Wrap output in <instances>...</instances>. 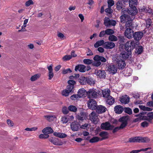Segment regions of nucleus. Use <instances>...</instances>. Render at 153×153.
I'll use <instances>...</instances> for the list:
<instances>
[{"instance_id": "36", "label": "nucleus", "mask_w": 153, "mask_h": 153, "mask_svg": "<svg viewBox=\"0 0 153 153\" xmlns=\"http://www.w3.org/2000/svg\"><path fill=\"white\" fill-rule=\"evenodd\" d=\"M137 0H129V7H134V5H137Z\"/></svg>"}, {"instance_id": "4", "label": "nucleus", "mask_w": 153, "mask_h": 153, "mask_svg": "<svg viewBox=\"0 0 153 153\" xmlns=\"http://www.w3.org/2000/svg\"><path fill=\"white\" fill-rule=\"evenodd\" d=\"M100 92L94 89H90L87 92V95L89 98H97L99 95Z\"/></svg>"}, {"instance_id": "51", "label": "nucleus", "mask_w": 153, "mask_h": 153, "mask_svg": "<svg viewBox=\"0 0 153 153\" xmlns=\"http://www.w3.org/2000/svg\"><path fill=\"white\" fill-rule=\"evenodd\" d=\"M100 136L103 138V139H105L107 135V133L105 131H102L99 134Z\"/></svg>"}, {"instance_id": "35", "label": "nucleus", "mask_w": 153, "mask_h": 153, "mask_svg": "<svg viewBox=\"0 0 153 153\" xmlns=\"http://www.w3.org/2000/svg\"><path fill=\"white\" fill-rule=\"evenodd\" d=\"M122 1H117L116 4V7L118 10H120L123 7L124 5Z\"/></svg>"}, {"instance_id": "22", "label": "nucleus", "mask_w": 153, "mask_h": 153, "mask_svg": "<svg viewBox=\"0 0 153 153\" xmlns=\"http://www.w3.org/2000/svg\"><path fill=\"white\" fill-rule=\"evenodd\" d=\"M120 22L122 23H125L128 20L130 19V18L129 16L127 14H123L120 17Z\"/></svg>"}, {"instance_id": "59", "label": "nucleus", "mask_w": 153, "mask_h": 153, "mask_svg": "<svg viewBox=\"0 0 153 153\" xmlns=\"http://www.w3.org/2000/svg\"><path fill=\"white\" fill-rule=\"evenodd\" d=\"M78 98H79L78 94H74L72 95L71 97V99L73 100H76Z\"/></svg>"}, {"instance_id": "13", "label": "nucleus", "mask_w": 153, "mask_h": 153, "mask_svg": "<svg viewBox=\"0 0 153 153\" xmlns=\"http://www.w3.org/2000/svg\"><path fill=\"white\" fill-rule=\"evenodd\" d=\"M115 47V44L114 43L111 42H105L103 47L107 49H112Z\"/></svg>"}, {"instance_id": "24", "label": "nucleus", "mask_w": 153, "mask_h": 153, "mask_svg": "<svg viewBox=\"0 0 153 153\" xmlns=\"http://www.w3.org/2000/svg\"><path fill=\"white\" fill-rule=\"evenodd\" d=\"M115 102L114 99L111 96L106 98V102L110 105H113Z\"/></svg>"}, {"instance_id": "16", "label": "nucleus", "mask_w": 153, "mask_h": 153, "mask_svg": "<svg viewBox=\"0 0 153 153\" xmlns=\"http://www.w3.org/2000/svg\"><path fill=\"white\" fill-rule=\"evenodd\" d=\"M96 111L98 114H101L105 112L106 110V108L102 105L97 106L96 108Z\"/></svg>"}, {"instance_id": "9", "label": "nucleus", "mask_w": 153, "mask_h": 153, "mask_svg": "<svg viewBox=\"0 0 153 153\" xmlns=\"http://www.w3.org/2000/svg\"><path fill=\"white\" fill-rule=\"evenodd\" d=\"M95 73L96 76L100 79H105L106 75L105 71L103 70H96Z\"/></svg>"}, {"instance_id": "37", "label": "nucleus", "mask_w": 153, "mask_h": 153, "mask_svg": "<svg viewBox=\"0 0 153 153\" xmlns=\"http://www.w3.org/2000/svg\"><path fill=\"white\" fill-rule=\"evenodd\" d=\"M68 110L74 112H76L77 111V108L75 106L70 105L68 107Z\"/></svg>"}, {"instance_id": "61", "label": "nucleus", "mask_w": 153, "mask_h": 153, "mask_svg": "<svg viewBox=\"0 0 153 153\" xmlns=\"http://www.w3.org/2000/svg\"><path fill=\"white\" fill-rule=\"evenodd\" d=\"M93 65L96 67L99 66L101 64V62L99 61H96V62L92 63Z\"/></svg>"}, {"instance_id": "60", "label": "nucleus", "mask_w": 153, "mask_h": 153, "mask_svg": "<svg viewBox=\"0 0 153 153\" xmlns=\"http://www.w3.org/2000/svg\"><path fill=\"white\" fill-rule=\"evenodd\" d=\"M119 39V43H123L124 42L125 39L124 37L123 36H118Z\"/></svg>"}, {"instance_id": "54", "label": "nucleus", "mask_w": 153, "mask_h": 153, "mask_svg": "<svg viewBox=\"0 0 153 153\" xmlns=\"http://www.w3.org/2000/svg\"><path fill=\"white\" fill-rule=\"evenodd\" d=\"M34 3L32 0H29L25 3V5L26 7H28L31 4H33Z\"/></svg>"}, {"instance_id": "64", "label": "nucleus", "mask_w": 153, "mask_h": 153, "mask_svg": "<svg viewBox=\"0 0 153 153\" xmlns=\"http://www.w3.org/2000/svg\"><path fill=\"white\" fill-rule=\"evenodd\" d=\"M149 125L148 123L146 121H144L141 123V126L143 127H146Z\"/></svg>"}, {"instance_id": "52", "label": "nucleus", "mask_w": 153, "mask_h": 153, "mask_svg": "<svg viewBox=\"0 0 153 153\" xmlns=\"http://www.w3.org/2000/svg\"><path fill=\"white\" fill-rule=\"evenodd\" d=\"M72 58V56L70 55H66L62 58V59L64 61H67L70 60Z\"/></svg>"}, {"instance_id": "1", "label": "nucleus", "mask_w": 153, "mask_h": 153, "mask_svg": "<svg viewBox=\"0 0 153 153\" xmlns=\"http://www.w3.org/2000/svg\"><path fill=\"white\" fill-rule=\"evenodd\" d=\"M68 85L66 88L62 92V95L65 96H68L69 94L72 91L74 88V85L76 84V82L73 80H69L68 81Z\"/></svg>"}, {"instance_id": "20", "label": "nucleus", "mask_w": 153, "mask_h": 153, "mask_svg": "<svg viewBox=\"0 0 153 153\" xmlns=\"http://www.w3.org/2000/svg\"><path fill=\"white\" fill-rule=\"evenodd\" d=\"M49 140L53 144L57 146H61L63 144V143L62 142H59L57 138H51L49 139Z\"/></svg>"}, {"instance_id": "56", "label": "nucleus", "mask_w": 153, "mask_h": 153, "mask_svg": "<svg viewBox=\"0 0 153 153\" xmlns=\"http://www.w3.org/2000/svg\"><path fill=\"white\" fill-rule=\"evenodd\" d=\"M105 11L106 13L111 14L112 13L113 10L111 9V7H108L105 10Z\"/></svg>"}, {"instance_id": "15", "label": "nucleus", "mask_w": 153, "mask_h": 153, "mask_svg": "<svg viewBox=\"0 0 153 153\" xmlns=\"http://www.w3.org/2000/svg\"><path fill=\"white\" fill-rule=\"evenodd\" d=\"M117 67L114 65H111L108 66V71L109 73L113 74H116L117 72Z\"/></svg>"}, {"instance_id": "32", "label": "nucleus", "mask_w": 153, "mask_h": 153, "mask_svg": "<svg viewBox=\"0 0 153 153\" xmlns=\"http://www.w3.org/2000/svg\"><path fill=\"white\" fill-rule=\"evenodd\" d=\"M141 12H144L146 13H148L151 15H152L153 11L152 9L149 8V7L146 8L145 7H143L141 9Z\"/></svg>"}, {"instance_id": "43", "label": "nucleus", "mask_w": 153, "mask_h": 153, "mask_svg": "<svg viewBox=\"0 0 153 153\" xmlns=\"http://www.w3.org/2000/svg\"><path fill=\"white\" fill-rule=\"evenodd\" d=\"M106 32V34L107 35H110L113 34L114 33V31L111 29H107L105 30Z\"/></svg>"}, {"instance_id": "40", "label": "nucleus", "mask_w": 153, "mask_h": 153, "mask_svg": "<svg viewBox=\"0 0 153 153\" xmlns=\"http://www.w3.org/2000/svg\"><path fill=\"white\" fill-rule=\"evenodd\" d=\"M108 39L111 41H116L117 40V38L114 35H111L108 37Z\"/></svg>"}, {"instance_id": "27", "label": "nucleus", "mask_w": 153, "mask_h": 153, "mask_svg": "<svg viewBox=\"0 0 153 153\" xmlns=\"http://www.w3.org/2000/svg\"><path fill=\"white\" fill-rule=\"evenodd\" d=\"M89 117L90 120L93 122H95L96 121L97 119V118L96 112L94 111L91 112L89 115Z\"/></svg>"}, {"instance_id": "62", "label": "nucleus", "mask_w": 153, "mask_h": 153, "mask_svg": "<svg viewBox=\"0 0 153 153\" xmlns=\"http://www.w3.org/2000/svg\"><path fill=\"white\" fill-rule=\"evenodd\" d=\"M72 71L70 68H67L66 69H64L62 71V73L63 74H66L68 73H70Z\"/></svg>"}, {"instance_id": "7", "label": "nucleus", "mask_w": 153, "mask_h": 153, "mask_svg": "<svg viewBox=\"0 0 153 153\" xmlns=\"http://www.w3.org/2000/svg\"><path fill=\"white\" fill-rule=\"evenodd\" d=\"M125 11L128 14L132 16H134L136 15L138 12L137 9L135 6L130 7L129 9H126Z\"/></svg>"}, {"instance_id": "33", "label": "nucleus", "mask_w": 153, "mask_h": 153, "mask_svg": "<svg viewBox=\"0 0 153 153\" xmlns=\"http://www.w3.org/2000/svg\"><path fill=\"white\" fill-rule=\"evenodd\" d=\"M53 135L56 137L60 138H63L67 137L66 134L64 133L55 132L53 133Z\"/></svg>"}, {"instance_id": "12", "label": "nucleus", "mask_w": 153, "mask_h": 153, "mask_svg": "<svg viewBox=\"0 0 153 153\" xmlns=\"http://www.w3.org/2000/svg\"><path fill=\"white\" fill-rule=\"evenodd\" d=\"M101 127L102 129L106 130H111L113 128V127L108 122L102 123Z\"/></svg>"}, {"instance_id": "14", "label": "nucleus", "mask_w": 153, "mask_h": 153, "mask_svg": "<svg viewBox=\"0 0 153 153\" xmlns=\"http://www.w3.org/2000/svg\"><path fill=\"white\" fill-rule=\"evenodd\" d=\"M143 36V33L138 31L134 33L133 37L135 41H139Z\"/></svg>"}, {"instance_id": "19", "label": "nucleus", "mask_w": 153, "mask_h": 153, "mask_svg": "<svg viewBox=\"0 0 153 153\" xmlns=\"http://www.w3.org/2000/svg\"><path fill=\"white\" fill-rule=\"evenodd\" d=\"M79 125L75 121L72 122L71 125V129L74 131H78L79 129Z\"/></svg>"}, {"instance_id": "47", "label": "nucleus", "mask_w": 153, "mask_h": 153, "mask_svg": "<svg viewBox=\"0 0 153 153\" xmlns=\"http://www.w3.org/2000/svg\"><path fill=\"white\" fill-rule=\"evenodd\" d=\"M77 118L79 121H82L85 118V115L83 114L81 115H78Z\"/></svg>"}, {"instance_id": "63", "label": "nucleus", "mask_w": 153, "mask_h": 153, "mask_svg": "<svg viewBox=\"0 0 153 153\" xmlns=\"http://www.w3.org/2000/svg\"><path fill=\"white\" fill-rule=\"evenodd\" d=\"M93 55V53L89 49H88V51L87 52V55L88 56H92Z\"/></svg>"}, {"instance_id": "42", "label": "nucleus", "mask_w": 153, "mask_h": 153, "mask_svg": "<svg viewBox=\"0 0 153 153\" xmlns=\"http://www.w3.org/2000/svg\"><path fill=\"white\" fill-rule=\"evenodd\" d=\"M99 140L100 138L98 137H94L90 140L89 142L91 143H95L98 141Z\"/></svg>"}, {"instance_id": "46", "label": "nucleus", "mask_w": 153, "mask_h": 153, "mask_svg": "<svg viewBox=\"0 0 153 153\" xmlns=\"http://www.w3.org/2000/svg\"><path fill=\"white\" fill-rule=\"evenodd\" d=\"M49 136L48 134L46 133H44V134H40L39 136V138L41 139H45L48 138Z\"/></svg>"}, {"instance_id": "44", "label": "nucleus", "mask_w": 153, "mask_h": 153, "mask_svg": "<svg viewBox=\"0 0 153 153\" xmlns=\"http://www.w3.org/2000/svg\"><path fill=\"white\" fill-rule=\"evenodd\" d=\"M143 51V47L142 46H140L139 47L136 49V52L138 54H140Z\"/></svg>"}, {"instance_id": "55", "label": "nucleus", "mask_w": 153, "mask_h": 153, "mask_svg": "<svg viewBox=\"0 0 153 153\" xmlns=\"http://www.w3.org/2000/svg\"><path fill=\"white\" fill-rule=\"evenodd\" d=\"M37 128H38L37 127H35L31 128H27L25 129V130L28 131H35L37 130Z\"/></svg>"}, {"instance_id": "5", "label": "nucleus", "mask_w": 153, "mask_h": 153, "mask_svg": "<svg viewBox=\"0 0 153 153\" xmlns=\"http://www.w3.org/2000/svg\"><path fill=\"white\" fill-rule=\"evenodd\" d=\"M129 119L128 116H123L119 119V121L122 122L120 128L122 129L125 127L128 124V121Z\"/></svg>"}, {"instance_id": "23", "label": "nucleus", "mask_w": 153, "mask_h": 153, "mask_svg": "<svg viewBox=\"0 0 153 153\" xmlns=\"http://www.w3.org/2000/svg\"><path fill=\"white\" fill-rule=\"evenodd\" d=\"M134 18V17L133 18V19L130 18V19L128 20L126 22L125 25L126 28H131V29H133L134 26L132 25V22Z\"/></svg>"}, {"instance_id": "34", "label": "nucleus", "mask_w": 153, "mask_h": 153, "mask_svg": "<svg viewBox=\"0 0 153 153\" xmlns=\"http://www.w3.org/2000/svg\"><path fill=\"white\" fill-rule=\"evenodd\" d=\"M105 42L103 40H100L97 41L94 44V47L96 48L98 47L99 46L103 45H104Z\"/></svg>"}, {"instance_id": "57", "label": "nucleus", "mask_w": 153, "mask_h": 153, "mask_svg": "<svg viewBox=\"0 0 153 153\" xmlns=\"http://www.w3.org/2000/svg\"><path fill=\"white\" fill-rule=\"evenodd\" d=\"M108 7H111L114 4V1L113 0H108Z\"/></svg>"}, {"instance_id": "41", "label": "nucleus", "mask_w": 153, "mask_h": 153, "mask_svg": "<svg viewBox=\"0 0 153 153\" xmlns=\"http://www.w3.org/2000/svg\"><path fill=\"white\" fill-rule=\"evenodd\" d=\"M68 119L67 118V116H65L63 117H62L61 118V121L63 124H65L68 122Z\"/></svg>"}, {"instance_id": "11", "label": "nucleus", "mask_w": 153, "mask_h": 153, "mask_svg": "<svg viewBox=\"0 0 153 153\" xmlns=\"http://www.w3.org/2000/svg\"><path fill=\"white\" fill-rule=\"evenodd\" d=\"M117 65L119 69H124L126 66V64L124 60L120 59L117 61L116 62Z\"/></svg>"}, {"instance_id": "50", "label": "nucleus", "mask_w": 153, "mask_h": 153, "mask_svg": "<svg viewBox=\"0 0 153 153\" xmlns=\"http://www.w3.org/2000/svg\"><path fill=\"white\" fill-rule=\"evenodd\" d=\"M125 112L129 114H131L132 113L131 109L129 108H125L124 109Z\"/></svg>"}, {"instance_id": "38", "label": "nucleus", "mask_w": 153, "mask_h": 153, "mask_svg": "<svg viewBox=\"0 0 153 153\" xmlns=\"http://www.w3.org/2000/svg\"><path fill=\"white\" fill-rule=\"evenodd\" d=\"M45 117L46 118L47 120L49 121L53 120L56 118V117L55 116L51 115L45 116Z\"/></svg>"}, {"instance_id": "58", "label": "nucleus", "mask_w": 153, "mask_h": 153, "mask_svg": "<svg viewBox=\"0 0 153 153\" xmlns=\"http://www.w3.org/2000/svg\"><path fill=\"white\" fill-rule=\"evenodd\" d=\"M126 73L127 74H128V76H129L131 75L132 73V70L131 68H128L126 71Z\"/></svg>"}, {"instance_id": "2", "label": "nucleus", "mask_w": 153, "mask_h": 153, "mask_svg": "<svg viewBox=\"0 0 153 153\" xmlns=\"http://www.w3.org/2000/svg\"><path fill=\"white\" fill-rule=\"evenodd\" d=\"M137 42H136L133 40L127 41L125 44V48L126 51H131L135 48L137 45Z\"/></svg>"}, {"instance_id": "48", "label": "nucleus", "mask_w": 153, "mask_h": 153, "mask_svg": "<svg viewBox=\"0 0 153 153\" xmlns=\"http://www.w3.org/2000/svg\"><path fill=\"white\" fill-rule=\"evenodd\" d=\"M40 77V75L39 74H35L33 76H32L31 78H30V80L31 81H34L36 80L39 77Z\"/></svg>"}, {"instance_id": "26", "label": "nucleus", "mask_w": 153, "mask_h": 153, "mask_svg": "<svg viewBox=\"0 0 153 153\" xmlns=\"http://www.w3.org/2000/svg\"><path fill=\"white\" fill-rule=\"evenodd\" d=\"M131 52V51H126L123 52L121 54V56L122 58L124 59H126L129 57V55L130 54Z\"/></svg>"}, {"instance_id": "30", "label": "nucleus", "mask_w": 153, "mask_h": 153, "mask_svg": "<svg viewBox=\"0 0 153 153\" xmlns=\"http://www.w3.org/2000/svg\"><path fill=\"white\" fill-rule=\"evenodd\" d=\"M53 132V129L49 127H46L44 128L42 130V132L43 133H46L47 134L52 133Z\"/></svg>"}, {"instance_id": "45", "label": "nucleus", "mask_w": 153, "mask_h": 153, "mask_svg": "<svg viewBox=\"0 0 153 153\" xmlns=\"http://www.w3.org/2000/svg\"><path fill=\"white\" fill-rule=\"evenodd\" d=\"M86 83L90 85H93L94 83L93 79L91 78H87Z\"/></svg>"}, {"instance_id": "21", "label": "nucleus", "mask_w": 153, "mask_h": 153, "mask_svg": "<svg viewBox=\"0 0 153 153\" xmlns=\"http://www.w3.org/2000/svg\"><path fill=\"white\" fill-rule=\"evenodd\" d=\"M86 94L87 92L83 88L79 89L77 92V94L79 98L85 97Z\"/></svg>"}, {"instance_id": "31", "label": "nucleus", "mask_w": 153, "mask_h": 153, "mask_svg": "<svg viewBox=\"0 0 153 153\" xmlns=\"http://www.w3.org/2000/svg\"><path fill=\"white\" fill-rule=\"evenodd\" d=\"M48 68L49 71V79L51 80L53 76V68L52 65H50L48 67Z\"/></svg>"}, {"instance_id": "10", "label": "nucleus", "mask_w": 153, "mask_h": 153, "mask_svg": "<svg viewBox=\"0 0 153 153\" xmlns=\"http://www.w3.org/2000/svg\"><path fill=\"white\" fill-rule=\"evenodd\" d=\"M132 29L131 28H127L125 30L124 35L126 37L129 39L132 38L133 36L134 32Z\"/></svg>"}, {"instance_id": "25", "label": "nucleus", "mask_w": 153, "mask_h": 153, "mask_svg": "<svg viewBox=\"0 0 153 153\" xmlns=\"http://www.w3.org/2000/svg\"><path fill=\"white\" fill-rule=\"evenodd\" d=\"M123 110V108L120 105H119L115 106L114 108V111L116 113L120 114Z\"/></svg>"}, {"instance_id": "17", "label": "nucleus", "mask_w": 153, "mask_h": 153, "mask_svg": "<svg viewBox=\"0 0 153 153\" xmlns=\"http://www.w3.org/2000/svg\"><path fill=\"white\" fill-rule=\"evenodd\" d=\"M86 66L83 65H79L76 66L75 70L77 71L78 70L81 72H84L86 71Z\"/></svg>"}, {"instance_id": "3", "label": "nucleus", "mask_w": 153, "mask_h": 153, "mask_svg": "<svg viewBox=\"0 0 153 153\" xmlns=\"http://www.w3.org/2000/svg\"><path fill=\"white\" fill-rule=\"evenodd\" d=\"M149 141V139L147 137H136L130 138L128 140V142L130 143H147Z\"/></svg>"}, {"instance_id": "29", "label": "nucleus", "mask_w": 153, "mask_h": 153, "mask_svg": "<svg viewBox=\"0 0 153 153\" xmlns=\"http://www.w3.org/2000/svg\"><path fill=\"white\" fill-rule=\"evenodd\" d=\"M94 59L95 61H101L102 62H106V59L103 57L100 56L98 55H96L93 58Z\"/></svg>"}, {"instance_id": "28", "label": "nucleus", "mask_w": 153, "mask_h": 153, "mask_svg": "<svg viewBox=\"0 0 153 153\" xmlns=\"http://www.w3.org/2000/svg\"><path fill=\"white\" fill-rule=\"evenodd\" d=\"M102 93L103 97L106 98L110 96V91L108 89H105L102 91Z\"/></svg>"}, {"instance_id": "18", "label": "nucleus", "mask_w": 153, "mask_h": 153, "mask_svg": "<svg viewBox=\"0 0 153 153\" xmlns=\"http://www.w3.org/2000/svg\"><path fill=\"white\" fill-rule=\"evenodd\" d=\"M120 102L124 104H128L129 102L130 98L127 95H125L120 98Z\"/></svg>"}, {"instance_id": "6", "label": "nucleus", "mask_w": 153, "mask_h": 153, "mask_svg": "<svg viewBox=\"0 0 153 153\" xmlns=\"http://www.w3.org/2000/svg\"><path fill=\"white\" fill-rule=\"evenodd\" d=\"M116 22L115 21L112 19L110 20L108 17H105L104 21V24L106 26L108 27L115 25Z\"/></svg>"}, {"instance_id": "49", "label": "nucleus", "mask_w": 153, "mask_h": 153, "mask_svg": "<svg viewBox=\"0 0 153 153\" xmlns=\"http://www.w3.org/2000/svg\"><path fill=\"white\" fill-rule=\"evenodd\" d=\"M83 62L86 64L90 65L92 64V60L88 59H84L83 61Z\"/></svg>"}, {"instance_id": "8", "label": "nucleus", "mask_w": 153, "mask_h": 153, "mask_svg": "<svg viewBox=\"0 0 153 153\" xmlns=\"http://www.w3.org/2000/svg\"><path fill=\"white\" fill-rule=\"evenodd\" d=\"M88 105L89 108L92 110H95L97 107L96 101L93 99H90L88 102Z\"/></svg>"}, {"instance_id": "53", "label": "nucleus", "mask_w": 153, "mask_h": 153, "mask_svg": "<svg viewBox=\"0 0 153 153\" xmlns=\"http://www.w3.org/2000/svg\"><path fill=\"white\" fill-rule=\"evenodd\" d=\"M62 111L63 114H66L68 113L69 111L67 107H63L62 109Z\"/></svg>"}, {"instance_id": "39", "label": "nucleus", "mask_w": 153, "mask_h": 153, "mask_svg": "<svg viewBox=\"0 0 153 153\" xmlns=\"http://www.w3.org/2000/svg\"><path fill=\"white\" fill-rule=\"evenodd\" d=\"M87 79V78L85 77H81L79 79V82L81 84H86Z\"/></svg>"}]
</instances>
